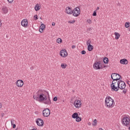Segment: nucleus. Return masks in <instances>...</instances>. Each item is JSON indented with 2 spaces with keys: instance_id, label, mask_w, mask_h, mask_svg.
Listing matches in <instances>:
<instances>
[{
  "instance_id": "f257e3e1",
  "label": "nucleus",
  "mask_w": 130,
  "mask_h": 130,
  "mask_svg": "<svg viewBox=\"0 0 130 130\" xmlns=\"http://www.w3.org/2000/svg\"><path fill=\"white\" fill-rule=\"evenodd\" d=\"M33 98L37 101H39V102H42L43 101H45L47 99L46 95L42 93V90L40 89L36 93V95H33Z\"/></svg>"
},
{
  "instance_id": "f03ea898",
  "label": "nucleus",
  "mask_w": 130,
  "mask_h": 130,
  "mask_svg": "<svg viewBox=\"0 0 130 130\" xmlns=\"http://www.w3.org/2000/svg\"><path fill=\"white\" fill-rule=\"evenodd\" d=\"M105 104L107 107L112 108L114 106V101L110 96H107L105 99Z\"/></svg>"
},
{
  "instance_id": "7ed1b4c3",
  "label": "nucleus",
  "mask_w": 130,
  "mask_h": 130,
  "mask_svg": "<svg viewBox=\"0 0 130 130\" xmlns=\"http://www.w3.org/2000/svg\"><path fill=\"white\" fill-rule=\"evenodd\" d=\"M111 78L114 81H119L121 79V76L117 73H112Z\"/></svg>"
},
{
  "instance_id": "20e7f679",
  "label": "nucleus",
  "mask_w": 130,
  "mask_h": 130,
  "mask_svg": "<svg viewBox=\"0 0 130 130\" xmlns=\"http://www.w3.org/2000/svg\"><path fill=\"white\" fill-rule=\"evenodd\" d=\"M111 88L112 91L117 92V91H118V83H114V81H112V84H111Z\"/></svg>"
},
{
  "instance_id": "39448f33",
  "label": "nucleus",
  "mask_w": 130,
  "mask_h": 130,
  "mask_svg": "<svg viewBox=\"0 0 130 130\" xmlns=\"http://www.w3.org/2000/svg\"><path fill=\"white\" fill-rule=\"evenodd\" d=\"M93 68L95 70H101L103 69V67H102V65L101 64V61H99L94 63Z\"/></svg>"
},
{
  "instance_id": "423d86ee",
  "label": "nucleus",
  "mask_w": 130,
  "mask_h": 130,
  "mask_svg": "<svg viewBox=\"0 0 130 130\" xmlns=\"http://www.w3.org/2000/svg\"><path fill=\"white\" fill-rule=\"evenodd\" d=\"M125 83L122 80H119L118 82V90L120 89L121 90H123L125 88Z\"/></svg>"
},
{
  "instance_id": "0eeeda50",
  "label": "nucleus",
  "mask_w": 130,
  "mask_h": 130,
  "mask_svg": "<svg viewBox=\"0 0 130 130\" xmlns=\"http://www.w3.org/2000/svg\"><path fill=\"white\" fill-rule=\"evenodd\" d=\"M43 115L44 117H48L50 115V110L48 108L45 109L43 111Z\"/></svg>"
},
{
  "instance_id": "6e6552de",
  "label": "nucleus",
  "mask_w": 130,
  "mask_h": 130,
  "mask_svg": "<svg viewBox=\"0 0 130 130\" xmlns=\"http://www.w3.org/2000/svg\"><path fill=\"white\" fill-rule=\"evenodd\" d=\"M73 16H74V17H78V16H79L80 13H81V12L80 11V8L79 7H76L73 10Z\"/></svg>"
},
{
  "instance_id": "1a4fd4ad",
  "label": "nucleus",
  "mask_w": 130,
  "mask_h": 130,
  "mask_svg": "<svg viewBox=\"0 0 130 130\" xmlns=\"http://www.w3.org/2000/svg\"><path fill=\"white\" fill-rule=\"evenodd\" d=\"M122 123L124 125H128L129 124V118L127 117H124L122 120Z\"/></svg>"
},
{
  "instance_id": "9d476101",
  "label": "nucleus",
  "mask_w": 130,
  "mask_h": 130,
  "mask_svg": "<svg viewBox=\"0 0 130 130\" xmlns=\"http://www.w3.org/2000/svg\"><path fill=\"white\" fill-rule=\"evenodd\" d=\"M36 123L39 126H43V124H44V122L41 118H38L36 120Z\"/></svg>"
},
{
  "instance_id": "9b49d317",
  "label": "nucleus",
  "mask_w": 130,
  "mask_h": 130,
  "mask_svg": "<svg viewBox=\"0 0 130 130\" xmlns=\"http://www.w3.org/2000/svg\"><path fill=\"white\" fill-rule=\"evenodd\" d=\"M47 93V95H48V98L46 99L44 102V104H47V105H50L51 104V101H50V98L49 97V93L48 92H46Z\"/></svg>"
},
{
  "instance_id": "f8f14e48",
  "label": "nucleus",
  "mask_w": 130,
  "mask_h": 130,
  "mask_svg": "<svg viewBox=\"0 0 130 130\" xmlns=\"http://www.w3.org/2000/svg\"><path fill=\"white\" fill-rule=\"evenodd\" d=\"M60 55L62 56V57L68 56V52H67V50L66 49L61 50L60 52Z\"/></svg>"
},
{
  "instance_id": "ddd939ff",
  "label": "nucleus",
  "mask_w": 130,
  "mask_h": 130,
  "mask_svg": "<svg viewBox=\"0 0 130 130\" xmlns=\"http://www.w3.org/2000/svg\"><path fill=\"white\" fill-rule=\"evenodd\" d=\"M74 105L76 107V108H79L81 107V101L80 100H76L74 103Z\"/></svg>"
},
{
  "instance_id": "4468645a",
  "label": "nucleus",
  "mask_w": 130,
  "mask_h": 130,
  "mask_svg": "<svg viewBox=\"0 0 130 130\" xmlns=\"http://www.w3.org/2000/svg\"><path fill=\"white\" fill-rule=\"evenodd\" d=\"M66 12L67 14H68L69 15H72V14L74 13V11L71 7H67L66 9Z\"/></svg>"
},
{
  "instance_id": "2eb2a0df",
  "label": "nucleus",
  "mask_w": 130,
  "mask_h": 130,
  "mask_svg": "<svg viewBox=\"0 0 130 130\" xmlns=\"http://www.w3.org/2000/svg\"><path fill=\"white\" fill-rule=\"evenodd\" d=\"M23 85H24V82L23 80H18L16 82V85L17 87H23Z\"/></svg>"
},
{
  "instance_id": "dca6fc26",
  "label": "nucleus",
  "mask_w": 130,
  "mask_h": 130,
  "mask_svg": "<svg viewBox=\"0 0 130 130\" xmlns=\"http://www.w3.org/2000/svg\"><path fill=\"white\" fill-rule=\"evenodd\" d=\"M21 24L23 27H27L28 26V20L27 19H23L21 21Z\"/></svg>"
},
{
  "instance_id": "f3484780",
  "label": "nucleus",
  "mask_w": 130,
  "mask_h": 130,
  "mask_svg": "<svg viewBox=\"0 0 130 130\" xmlns=\"http://www.w3.org/2000/svg\"><path fill=\"white\" fill-rule=\"evenodd\" d=\"M120 62L122 64H127L128 61H127V59L124 58V59H121L120 60Z\"/></svg>"
},
{
  "instance_id": "a211bd4d",
  "label": "nucleus",
  "mask_w": 130,
  "mask_h": 130,
  "mask_svg": "<svg viewBox=\"0 0 130 130\" xmlns=\"http://www.w3.org/2000/svg\"><path fill=\"white\" fill-rule=\"evenodd\" d=\"M45 29V25H44V24H42L40 26L39 32H40V33H42V32H43V30H44Z\"/></svg>"
},
{
  "instance_id": "6ab92c4d",
  "label": "nucleus",
  "mask_w": 130,
  "mask_h": 130,
  "mask_svg": "<svg viewBox=\"0 0 130 130\" xmlns=\"http://www.w3.org/2000/svg\"><path fill=\"white\" fill-rule=\"evenodd\" d=\"M2 11L4 14H7L9 11L8 10V8H7V7H3L2 8Z\"/></svg>"
},
{
  "instance_id": "aec40b11",
  "label": "nucleus",
  "mask_w": 130,
  "mask_h": 130,
  "mask_svg": "<svg viewBox=\"0 0 130 130\" xmlns=\"http://www.w3.org/2000/svg\"><path fill=\"white\" fill-rule=\"evenodd\" d=\"M94 49V47L92 45H89L87 47L88 51H92V50Z\"/></svg>"
},
{
  "instance_id": "412c9836",
  "label": "nucleus",
  "mask_w": 130,
  "mask_h": 130,
  "mask_svg": "<svg viewBox=\"0 0 130 130\" xmlns=\"http://www.w3.org/2000/svg\"><path fill=\"white\" fill-rule=\"evenodd\" d=\"M115 39L117 40L118 39H119V37H120V35L118 32H115Z\"/></svg>"
},
{
  "instance_id": "4be33fe9",
  "label": "nucleus",
  "mask_w": 130,
  "mask_h": 130,
  "mask_svg": "<svg viewBox=\"0 0 130 130\" xmlns=\"http://www.w3.org/2000/svg\"><path fill=\"white\" fill-rule=\"evenodd\" d=\"M79 116V114H78V113H74L73 114V115H72V118H76L77 117H78Z\"/></svg>"
},
{
  "instance_id": "5701e85b",
  "label": "nucleus",
  "mask_w": 130,
  "mask_h": 130,
  "mask_svg": "<svg viewBox=\"0 0 130 130\" xmlns=\"http://www.w3.org/2000/svg\"><path fill=\"white\" fill-rule=\"evenodd\" d=\"M35 11H39L40 10V6H39V4H37L35 7Z\"/></svg>"
},
{
  "instance_id": "b1692460",
  "label": "nucleus",
  "mask_w": 130,
  "mask_h": 130,
  "mask_svg": "<svg viewBox=\"0 0 130 130\" xmlns=\"http://www.w3.org/2000/svg\"><path fill=\"white\" fill-rule=\"evenodd\" d=\"M103 61L104 63H108V61H109V60L108 59V58L107 57H104L103 59Z\"/></svg>"
},
{
  "instance_id": "393cba45",
  "label": "nucleus",
  "mask_w": 130,
  "mask_h": 130,
  "mask_svg": "<svg viewBox=\"0 0 130 130\" xmlns=\"http://www.w3.org/2000/svg\"><path fill=\"white\" fill-rule=\"evenodd\" d=\"M81 120L82 118L79 116L76 118V121H77V122H80V121H81Z\"/></svg>"
},
{
  "instance_id": "a878e982",
  "label": "nucleus",
  "mask_w": 130,
  "mask_h": 130,
  "mask_svg": "<svg viewBox=\"0 0 130 130\" xmlns=\"http://www.w3.org/2000/svg\"><path fill=\"white\" fill-rule=\"evenodd\" d=\"M92 125L96 126L97 125V119H95L92 122Z\"/></svg>"
},
{
  "instance_id": "bb28decb",
  "label": "nucleus",
  "mask_w": 130,
  "mask_h": 130,
  "mask_svg": "<svg viewBox=\"0 0 130 130\" xmlns=\"http://www.w3.org/2000/svg\"><path fill=\"white\" fill-rule=\"evenodd\" d=\"M86 45L89 46V45H91V39H88L86 42Z\"/></svg>"
},
{
  "instance_id": "cd10ccee",
  "label": "nucleus",
  "mask_w": 130,
  "mask_h": 130,
  "mask_svg": "<svg viewBox=\"0 0 130 130\" xmlns=\"http://www.w3.org/2000/svg\"><path fill=\"white\" fill-rule=\"evenodd\" d=\"M67 67H68V65L67 64H65L63 63L61 64V68H62V69H66Z\"/></svg>"
},
{
  "instance_id": "c85d7f7f",
  "label": "nucleus",
  "mask_w": 130,
  "mask_h": 130,
  "mask_svg": "<svg viewBox=\"0 0 130 130\" xmlns=\"http://www.w3.org/2000/svg\"><path fill=\"white\" fill-rule=\"evenodd\" d=\"M129 22H125V28H128L129 27Z\"/></svg>"
},
{
  "instance_id": "c756f323",
  "label": "nucleus",
  "mask_w": 130,
  "mask_h": 130,
  "mask_svg": "<svg viewBox=\"0 0 130 130\" xmlns=\"http://www.w3.org/2000/svg\"><path fill=\"white\" fill-rule=\"evenodd\" d=\"M92 16L93 17H96V16H97V11H96V10H95L93 12V13L92 14Z\"/></svg>"
},
{
  "instance_id": "7c9ffc66",
  "label": "nucleus",
  "mask_w": 130,
  "mask_h": 130,
  "mask_svg": "<svg viewBox=\"0 0 130 130\" xmlns=\"http://www.w3.org/2000/svg\"><path fill=\"white\" fill-rule=\"evenodd\" d=\"M75 20H70L68 21V23L69 24H75Z\"/></svg>"
},
{
  "instance_id": "2f4dec72",
  "label": "nucleus",
  "mask_w": 130,
  "mask_h": 130,
  "mask_svg": "<svg viewBox=\"0 0 130 130\" xmlns=\"http://www.w3.org/2000/svg\"><path fill=\"white\" fill-rule=\"evenodd\" d=\"M57 43H60L61 42H62V40H61V39H58L57 40Z\"/></svg>"
},
{
  "instance_id": "473e14b6",
  "label": "nucleus",
  "mask_w": 130,
  "mask_h": 130,
  "mask_svg": "<svg viewBox=\"0 0 130 130\" xmlns=\"http://www.w3.org/2000/svg\"><path fill=\"white\" fill-rule=\"evenodd\" d=\"M87 22L88 24H91L92 23V20L91 19H87Z\"/></svg>"
},
{
  "instance_id": "72a5a7b5",
  "label": "nucleus",
  "mask_w": 130,
  "mask_h": 130,
  "mask_svg": "<svg viewBox=\"0 0 130 130\" xmlns=\"http://www.w3.org/2000/svg\"><path fill=\"white\" fill-rule=\"evenodd\" d=\"M34 18H35V20L36 21L37 20H38V16H37V15H35V16H34Z\"/></svg>"
},
{
  "instance_id": "f704fd0d",
  "label": "nucleus",
  "mask_w": 130,
  "mask_h": 130,
  "mask_svg": "<svg viewBox=\"0 0 130 130\" xmlns=\"http://www.w3.org/2000/svg\"><path fill=\"white\" fill-rule=\"evenodd\" d=\"M113 82H114V83H117L118 84V83H119V81H118V80H113Z\"/></svg>"
},
{
  "instance_id": "c9c22d12",
  "label": "nucleus",
  "mask_w": 130,
  "mask_h": 130,
  "mask_svg": "<svg viewBox=\"0 0 130 130\" xmlns=\"http://www.w3.org/2000/svg\"><path fill=\"white\" fill-rule=\"evenodd\" d=\"M53 101H57V97L55 96L53 99Z\"/></svg>"
},
{
  "instance_id": "e433bc0d",
  "label": "nucleus",
  "mask_w": 130,
  "mask_h": 130,
  "mask_svg": "<svg viewBox=\"0 0 130 130\" xmlns=\"http://www.w3.org/2000/svg\"><path fill=\"white\" fill-rule=\"evenodd\" d=\"M81 54H86V51H85V50H82V51H81Z\"/></svg>"
},
{
  "instance_id": "4c0bfd02",
  "label": "nucleus",
  "mask_w": 130,
  "mask_h": 130,
  "mask_svg": "<svg viewBox=\"0 0 130 130\" xmlns=\"http://www.w3.org/2000/svg\"><path fill=\"white\" fill-rule=\"evenodd\" d=\"M123 93H124V94H125L126 93V89H123Z\"/></svg>"
},
{
  "instance_id": "58836bf2",
  "label": "nucleus",
  "mask_w": 130,
  "mask_h": 130,
  "mask_svg": "<svg viewBox=\"0 0 130 130\" xmlns=\"http://www.w3.org/2000/svg\"><path fill=\"white\" fill-rule=\"evenodd\" d=\"M10 4H12L14 2V0H7Z\"/></svg>"
},
{
  "instance_id": "ea45409f",
  "label": "nucleus",
  "mask_w": 130,
  "mask_h": 130,
  "mask_svg": "<svg viewBox=\"0 0 130 130\" xmlns=\"http://www.w3.org/2000/svg\"><path fill=\"white\" fill-rule=\"evenodd\" d=\"M11 124H12V125L13 124H14V119L11 120Z\"/></svg>"
},
{
  "instance_id": "a19ab883",
  "label": "nucleus",
  "mask_w": 130,
  "mask_h": 130,
  "mask_svg": "<svg viewBox=\"0 0 130 130\" xmlns=\"http://www.w3.org/2000/svg\"><path fill=\"white\" fill-rule=\"evenodd\" d=\"M12 126H13V128H16V124H12Z\"/></svg>"
},
{
  "instance_id": "79ce46f5",
  "label": "nucleus",
  "mask_w": 130,
  "mask_h": 130,
  "mask_svg": "<svg viewBox=\"0 0 130 130\" xmlns=\"http://www.w3.org/2000/svg\"><path fill=\"white\" fill-rule=\"evenodd\" d=\"M72 48L73 49H74V48H76V46L73 45V46H72Z\"/></svg>"
},
{
  "instance_id": "37998d69",
  "label": "nucleus",
  "mask_w": 130,
  "mask_h": 130,
  "mask_svg": "<svg viewBox=\"0 0 130 130\" xmlns=\"http://www.w3.org/2000/svg\"><path fill=\"white\" fill-rule=\"evenodd\" d=\"M52 26H55V23L52 22Z\"/></svg>"
},
{
  "instance_id": "c03bdc74",
  "label": "nucleus",
  "mask_w": 130,
  "mask_h": 130,
  "mask_svg": "<svg viewBox=\"0 0 130 130\" xmlns=\"http://www.w3.org/2000/svg\"><path fill=\"white\" fill-rule=\"evenodd\" d=\"M3 107V105L2 104V103H0V108H2Z\"/></svg>"
},
{
  "instance_id": "a18cd8bd",
  "label": "nucleus",
  "mask_w": 130,
  "mask_h": 130,
  "mask_svg": "<svg viewBox=\"0 0 130 130\" xmlns=\"http://www.w3.org/2000/svg\"><path fill=\"white\" fill-rule=\"evenodd\" d=\"M2 21H0V27L2 26Z\"/></svg>"
},
{
  "instance_id": "49530a36",
  "label": "nucleus",
  "mask_w": 130,
  "mask_h": 130,
  "mask_svg": "<svg viewBox=\"0 0 130 130\" xmlns=\"http://www.w3.org/2000/svg\"><path fill=\"white\" fill-rule=\"evenodd\" d=\"M99 7H98L97 8H96V11H98V10H99Z\"/></svg>"
},
{
  "instance_id": "de8ad7c7",
  "label": "nucleus",
  "mask_w": 130,
  "mask_h": 130,
  "mask_svg": "<svg viewBox=\"0 0 130 130\" xmlns=\"http://www.w3.org/2000/svg\"><path fill=\"white\" fill-rule=\"evenodd\" d=\"M4 114H2V117H4Z\"/></svg>"
},
{
  "instance_id": "09e8293b",
  "label": "nucleus",
  "mask_w": 130,
  "mask_h": 130,
  "mask_svg": "<svg viewBox=\"0 0 130 130\" xmlns=\"http://www.w3.org/2000/svg\"><path fill=\"white\" fill-rule=\"evenodd\" d=\"M127 84H128V83H129V81L127 82Z\"/></svg>"
},
{
  "instance_id": "8fccbe9b",
  "label": "nucleus",
  "mask_w": 130,
  "mask_h": 130,
  "mask_svg": "<svg viewBox=\"0 0 130 130\" xmlns=\"http://www.w3.org/2000/svg\"><path fill=\"white\" fill-rule=\"evenodd\" d=\"M128 129L130 130V127H128Z\"/></svg>"
},
{
  "instance_id": "3c124183",
  "label": "nucleus",
  "mask_w": 130,
  "mask_h": 130,
  "mask_svg": "<svg viewBox=\"0 0 130 130\" xmlns=\"http://www.w3.org/2000/svg\"><path fill=\"white\" fill-rule=\"evenodd\" d=\"M40 19H42V17H40Z\"/></svg>"
},
{
  "instance_id": "603ef678",
  "label": "nucleus",
  "mask_w": 130,
  "mask_h": 130,
  "mask_svg": "<svg viewBox=\"0 0 130 130\" xmlns=\"http://www.w3.org/2000/svg\"><path fill=\"white\" fill-rule=\"evenodd\" d=\"M104 68H106V66H104Z\"/></svg>"
},
{
  "instance_id": "864d4df0",
  "label": "nucleus",
  "mask_w": 130,
  "mask_h": 130,
  "mask_svg": "<svg viewBox=\"0 0 130 130\" xmlns=\"http://www.w3.org/2000/svg\"><path fill=\"white\" fill-rule=\"evenodd\" d=\"M0 75H1V73H0Z\"/></svg>"
}]
</instances>
